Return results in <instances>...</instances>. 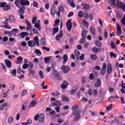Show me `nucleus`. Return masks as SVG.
<instances>
[{"mask_svg": "<svg viewBox=\"0 0 125 125\" xmlns=\"http://www.w3.org/2000/svg\"><path fill=\"white\" fill-rule=\"evenodd\" d=\"M20 2V0H15L14 2V4H15L17 7H19V3Z\"/></svg>", "mask_w": 125, "mask_h": 125, "instance_id": "40", "label": "nucleus"}, {"mask_svg": "<svg viewBox=\"0 0 125 125\" xmlns=\"http://www.w3.org/2000/svg\"><path fill=\"white\" fill-rule=\"evenodd\" d=\"M94 86L95 87H100L101 86V80L98 79L95 83Z\"/></svg>", "mask_w": 125, "mask_h": 125, "instance_id": "14", "label": "nucleus"}, {"mask_svg": "<svg viewBox=\"0 0 125 125\" xmlns=\"http://www.w3.org/2000/svg\"><path fill=\"white\" fill-rule=\"evenodd\" d=\"M35 53L36 54H40V55H42V52H41V50L39 49H37L35 50Z\"/></svg>", "mask_w": 125, "mask_h": 125, "instance_id": "57", "label": "nucleus"}, {"mask_svg": "<svg viewBox=\"0 0 125 125\" xmlns=\"http://www.w3.org/2000/svg\"><path fill=\"white\" fill-rule=\"evenodd\" d=\"M77 90H78V86H74L73 87V89H72L70 91V94L72 95V94H74V93H75V92H76V91H77Z\"/></svg>", "mask_w": 125, "mask_h": 125, "instance_id": "20", "label": "nucleus"}, {"mask_svg": "<svg viewBox=\"0 0 125 125\" xmlns=\"http://www.w3.org/2000/svg\"><path fill=\"white\" fill-rule=\"evenodd\" d=\"M78 16L80 18H83V13L81 11H79L78 13Z\"/></svg>", "mask_w": 125, "mask_h": 125, "instance_id": "37", "label": "nucleus"}, {"mask_svg": "<svg viewBox=\"0 0 125 125\" xmlns=\"http://www.w3.org/2000/svg\"><path fill=\"white\" fill-rule=\"evenodd\" d=\"M43 120H44V115L43 114H41L39 115V122H43Z\"/></svg>", "mask_w": 125, "mask_h": 125, "instance_id": "23", "label": "nucleus"}, {"mask_svg": "<svg viewBox=\"0 0 125 125\" xmlns=\"http://www.w3.org/2000/svg\"><path fill=\"white\" fill-rule=\"evenodd\" d=\"M37 21V17H34L32 18V24H35Z\"/></svg>", "mask_w": 125, "mask_h": 125, "instance_id": "59", "label": "nucleus"}, {"mask_svg": "<svg viewBox=\"0 0 125 125\" xmlns=\"http://www.w3.org/2000/svg\"><path fill=\"white\" fill-rule=\"evenodd\" d=\"M82 24H83V25H84L86 27H88V25H89L88 24V22H87V21L85 20H84L82 21Z\"/></svg>", "mask_w": 125, "mask_h": 125, "instance_id": "34", "label": "nucleus"}, {"mask_svg": "<svg viewBox=\"0 0 125 125\" xmlns=\"http://www.w3.org/2000/svg\"><path fill=\"white\" fill-rule=\"evenodd\" d=\"M56 8H55V7H53L51 9V15H55V14L56 13Z\"/></svg>", "mask_w": 125, "mask_h": 125, "instance_id": "22", "label": "nucleus"}, {"mask_svg": "<svg viewBox=\"0 0 125 125\" xmlns=\"http://www.w3.org/2000/svg\"><path fill=\"white\" fill-rule=\"evenodd\" d=\"M58 123L60 125L62 124V123H64V119H58Z\"/></svg>", "mask_w": 125, "mask_h": 125, "instance_id": "56", "label": "nucleus"}, {"mask_svg": "<svg viewBox=\"0 0 125 125\" xmlns=\"http://www.w3.org/2000/svg\"><path fill=\"white\" fill-rule=\"evenodd\" d=\"M86 32L87 30H83L82 32V38L85 39L86 38Z\"/></svg>", "mask_w": 125, "mask_h": 125, "instance_id": "29", "label": "nucleus"}, {"mask_svg": "<svg viewBox=\"0 0 125 125\" xmlns=\"http://www.w3.org/2000/svg\"><path fill=\"white\" fill-rule=\"evenodd\" d=\"M79 59H80V60H84V54H82L81 56L79 58Z\"/></svg>", "mask_w": 125, "mask_h": 125, "instance_id": "61", "label": "nucleus"}, {"mask_svg": "<svg viewBox=\"0 0 125 125\" xmlns=\"http://www.w3.org/2000/svg\"><path fill=\"white\" fill-rule=\"evenodd\" d=\"M92 50L94 53H98V48H97L96 47H94L92 49Z\"/></svg>", "mask_w": 125, "mask_h": 125, "instance_id": "42", "label": "nucleus"}, {"mask_svg": "<svg viewBox=\"0 0 125 125\" xmlns=\"http://www.w3.org/2000/svg\"><path fill=\"white\" fill-rule=\"evenodd\" d=\"M3 28H4L5 29H7V30H11V26L8 25H3Z\"/></svg>", "mask_w": 125, "mask_h": 125, "instance_id": "49", "label": "nucleus"}, {"mask_svg": "<svg viewBox=\"0 0 125 125\" xmlns=\"http://www.w3.org/2000/svg\"><path fill=\"white\" fill-rule=\"evenodd\" d=\"M68 86V85H66L65 84H62L61 85V87L63 89H65V88H67V87Z\"/></svg>", "mask_w": 125, "mask_h": 125, "instance_id": "60", "label": "nucleus"}, {"mask_svg": "<svg viewBox=\"0 0 125 125\" xmlns=\"http://www.w3.org/2000/svg\"><path fill=\"white\" fill-rule=\"evenodd\" d=\"M4 63L5 64H6V65L7 66V68H11V65H12V63H11V62L10 61L6 59L4 60Z\"/></svg>", "mask_w": 125, "mask_h": 125, "instance_id": "9", "label": "nucleus"}, {"mask_svg": "<svg viewBox=\"0 0 125 125\" xmlns=\"http://www.w3.org/2000/svg\"><path fill=\"white\" fill-rule=\"evenodd\" d=\"M80 114H81V111L80 110H76L73 112L72 115L75 116L73 119L74 122H77L80 120L81 118V115Z\"/></svg>", "mask_w": 125, "mask_h": 125, "instance_id": "1", "label": "nucleus"}, {"mask_svg": "<svg viewBox=\"0 0 125 125\" xmlns=\"http://www.w3.org/2000/svg\"><path fill=\"white\" fill-rule=\"evenodd\" d=\"M63 37V31H60V34L57 35L56 37V40H57V42L59 41L60 39H61Z\"/></svg>", "mask_w": 125, "mask_h": 125, "instance_id": "11", "label": "nucleus"}, {"mask_svg": "<svg viewBox=\"0 0 125 125\" xmlns=\"http://www.w3.org/2000/svg\"><path fill=\"white\" fill-rule=\"evenodd\" d=\"M40 43L42 45H45V43H46V40L45 39L42 38L40 40Z\"/></svg>", "mask_w": 125, "mask_h": 125, "instance_id": "25", "label": "nucleus"}, {"mask_svg": "<svg viewBox=\"0 0 125 125\" xmlns=\"http://www.w3.org/2000/svg\"><path fill=\"white\" fill-rule=\"evenodd\" d=\"M122 35V29L117 30V36H121Z\"/></svg>", "mask_w": 125, "mask_h": 125, "instance_id": "53", "label": "nucleus"}, {"mask_svg": "<svg viewBox=\"0 0 125 125\" xmlns=\"http://www.w3.org/2000/svg\"><path fill=\"white\" fill-rule=\"evenodd\" d=\"M53 75L55 78V79H56V80H58L59 81H60L62 80V77H61V75L56 70L54 71V73H53Z\"/></svg>", "mask_w": 125, "mask_h": 125, "instance_id": "5", "label": "nucleus"}, {"mask_svg": "<svg viewBox=\"0 0 125 125\" xmlns=\"http://www.w3.org/2000/svg\"><path fill=\"white\" fill-rule=\"evenodd\" d=\"M40 118V114H37L34 116V120L35 121H36V122H38Z\"/></svg>", "mask_w": 125, "mask_h": 125, "instance_id": "48", "label": "nucleus"}, {"mask_svg": "<svg viewBox=\"0 0 125 125\" xmlns=\"http://www.w3.org/2000/svg\"><path fill=\"white\" fill-rule=\"evenodd\" d=\"M69 3L70 4V6L71 7H73V8H75L76 5L75 4V3L72 2H69Z\"/></svg>", "mask_w": 125, "mask_h": 125, "instance_id": "63", "label": "nucleus"}, {"mask_svg": "<svg viewBox=\"0 0 125 125\" xmlns=\"http://www.w3.org/2000/svg\"><path fill=\"white\" fill-rule=\"evenodd\" d=\"M40 46V39H39V36H36L32 41V47H34V46Z\"/></svg>", "mask_w": 125, "mask_h": 125, "instance_id": "3", "label": "nucleus"}, {"mask_svg": "<svg viewBox=\"0 0 125 125\" xmlns=\"http://www.w3.org/2000/svg\"><path fill=\"white\" fill-rule=\"evenodd\" d=\"M110 56L111 57H114V58H117V54H114L113 52H111L110 53Z\"/></svg>", "mask_w": 125, "mask_h": 125, "instance_id": "52", "label": "nucleus"}, {"mask_svg": "<svg viewBox=\"0 0 125 125\" xmlns=\"http://www.w3.org/2000/svg\"><path fill=\"white\" fill-rule=\"evenodd\" d=\"M107 74H110L112 73V65L111 64H108L107 66V70H106Z\"/></svg>", "mask_w": 125, "mask_h": 125, "instance_id": "16", "label": "nucleus"}, {"mask_svg": "<svg viewBox=\"0 0 125 125\" xmlns=\"http://www.w3.org/2000/svg\"><path fill=\"white\" fill-rule=\"evenodd\" d=\"M7 4V2H0V7L4 8L5 6Z\"/></svg>", "mask_w": 125, "mask_h": 125, "instance_id": "43", "label": "nucleus"}, {"mask_svg": "<svg viewBox=\"0 0 125 125\" xmlns=\"http://www.w3.org/2000/svg\"><path fill=\"white\" fill-rule=\"evenodd\" d=\"M34 27L38 29V31H41V30H42V28H41V25L39 23H36L34 25Z\"/></svg>", "mask_w": 125, "mask_h": 125, "instance_id": "32", "label": "nucleus"}, {"mask_svg": "<svg viewBox=\"0 0 125 125\" xmlns=\"http://www.w3.org/2000/svg\"><path fill=\"white\" fill-rule=\"evenodd\" d=\"M62 59H63V61L62 64V65H64V64H66L68 61V55H67V54L63 55L62 56Z\"/></svg>", "mask_w": 125, "mask_h": 125, "instance_id": "12", "label": "nucleus"}, {"mask_svg": "<svg viewBox=\"0 0 125 125\" xmlns=\"http://www.w3.org/2000/svg\"><path fill=\"white\" fill-rule=\"evenodd\" d=\"M72 16H74V12H69L67 15V17L70 18V17H72Z\"/></svg>", "mask_w": 125, "mask_h": 125, "instance_id": "51", "label": "nucleus"}, {"mask_svg": "<svg viewBox=\"0 0 125 125\" xmlns=\"http://www.w3.org/2000/svg\"><path fill=\"white\" fill-rule=\"evenodd\" d=\"M32 70L33 69H28V71L31 75H35L36 74V72H35L34 70Z\"/></svg>", "mask_w": 125, "mask_h": 125, "instance_id": "47", "label": "nucleus"}, {"mask_svg": "<svg viewBox=\"0 0 125 125\" xmlns=\"http://www.w3.org/2000/svg\"><path fill=\"white\" fill-rule=\"evenodd\" d=\"M8 122L9 124H11L13 122V118L12 117H10L8 118Z\"/></svg>", "mask_w": 125, "mask_h": 125, "instance_id": "54", "label": "nucleus"}, {"mask_svg": "<svg viewBox=\"0 0 125 125\" xmlns=\"http://www.w3.org/2000/svg\"><path fill=\"white\" fill-rule=\"evenodd\" d=\"M20 3L22 6L30 5V1L28 0H20Z\"/></svg>", "mask_w": 125, "mask_h": 125, "instance_id": "8", "label": "nucleus"}, {"mask_svg": "<svg viewBox=\"0 0 125 125\" xmlns=\"http://www.w3.org/2000/svg\"><path fill=\"white\" fill-rule=\"evenodd\" d=\"M95 44L96 45H97V46H99V47H101L102 46V44L101 43V42L98 41H95Z\"/></svg>", "mask_w": 125, "mask_h": 125, "instance_id": "33", "label": "nucleus"}, {"mask_svg": "<svg viewBox=\"0 0 125 125\" xmlns=\"http://www.w3.org/2000/svg\"><path fill=\"white\" fill-rule=\"evenodd\" d=\"M97 58V55L95 54L90 55V59H91V60H94V61H95V60H96Z\"/></svg>", "mask_w": 125, "mask_h": 125, "instance_id": "31", "label": "nucleus"}, {"mask_svg": "<svg viewBox=\"0 0 125 125\" xmlns=\"http://www.w3.org/2000/svg\"><path fill=\"white\" fill-rule=\"evenodd\" d=\"M84 42H85V38L82 37V38H81L79 41V43L80 44H83V43H84Z\"/></svg>", "mask_w": 125, "mask_h": 125, "instance_id": "35", "label": "nucleus"}, {"mask_svg": "<svg viewBox=\"0 0 125 125\" xmlns=\"http://www.w3.org/2000/svg\"><path fill=\"white\" fill-rule=\"evenodd\" d=\"M84 9L87 10V9H89V5L88 4H85L83 6Z\"/></svg>", "mask_w": 125, "mask_h": 125, "instance_id": "45", "label": "nucleus"}, {"mask_svg": "<svg viewBox=\"0 0 125 125\" xmlns=\"http://www.w3.org/2000/svg\"><path fill=\"white\" fill-rule=\"evenodd\" d=\"M52 58V57L51 56L45 58L44 59V61L45 63H49V62L51 61Z\"/></svg>", "mask_w": 125, "mask_h": 125, "instance_id": "19", "label": "nucleus"}, {"mask_svg": "<svg viewBox=\"0 0 125 125\" xmlns=\"http://www.w3.org/2000/svg\"><path fill=\"white\" fill-rule=\"evenodd\" d=\"M74 54L76 57V60H79V57H80V51H79L78 50H75L74 51Z\"/></svg>", "mask_w": 125, "mask_h": 125, "instance_id": "18", "label": "nucleus"}, {"mask_svg": "<svg viewBox=\"0 0 125 125\" xmlns=\"http://www.w3.org/2000/svg\"><path fill=\"white\" fill-rule=\"evenodd\" d=\"M106 63L104 62L103 64V66L101 69V74L102 76H104V75L106 74Z\"/></svg>", "mask_w": 125, "mask_h": 125, "instance_id": "6", "label": "nucleus"}, {"mask_svg": "<svg viewBox=\"0 0 125 125\" xmlns=\"http://www.w3.org/2000/svg\"><path fill=\"white\" fill-rule=\"evenodd\" d=\"M36 104H37V101L33 100L31 102L29 106H30V108H32L33 107H35Z\"/></svg>", "mask_w": 125, "mask_h": 125, "instance_id": "24", "label": "nucleus"}, {"mask_svg": "<svg viewBox=\"0 0 125 125\" xmlns=\"http://www.w3.org/2000/svg\"><path fill=\"white\" fill-rule=\"evenodd\" d=\"M4 34L5 35H9V37H12V33H11V32L8 30L4 31Z\"/></svg>", "mask_w": 125, "mask_h": 125, "instance_id": "36", "label": "nucleus"}, {"mask_svg": "<svg viewBox=\"0 0 125 125\" xmlns=\"http://www.w3.org/2000/svg\"><path fill=\"white\" fill-rule=\"evenodd\" d=\"M8 21H9L8 19L6 18V20L3 21V23L5 25H7L8 24Z\"/></svg>", "mask_w": 125, "mask_h": 125, "instance_id": "64", "label": "nucleus"}, {"mask_svg": "<svg viewBox=\"0 0 125 125\" xmlns=\"http://www.w3.org/2000/svg\"><path fill=\"white\" fill-rule=\"evenodd\" d=\"M28 66H30V67L28 68V69L29 70H31V69H33V68H34V64L31 62H29Z\"/></svg>", "mask_w": 125, "mask_h": 125, "instance_id": "41", "label": "nucleus"}, {"mask_svg": "<svg viewBox=\"0 0 125 125\" xmlns=\"http://www.w3.org/2000/svg\"><path fill=\"white\" fill-rule=\"evenodd\" d=\"M25 23L27 25L26 27V31H30V29L32 28V25H31V23L29 21L25 20Z\"/></svg>", "mask_w": 125, "mask_h": 125, "instance_id": "10", "label": "nucleus"}, {"mask_svg": "<svg viewBox=\"0 0 125 125\" xmlns=\"http://www.w3.org/2000/svg\"><path fill=\"white\" fill-rule=\"evenodd\" d=\"M21 39H24L26 36H29V33H28V32H21Z\"/></svg>", "mask_w": 125, "mask_h": 125, "instance_id": "28", "label": "nucleus"}, {"mask_svg": "<svg viewBox=\"0 0 125 125\" xmlns=\"http://www.w3.org/2000/svg\"><path fill=\"white\" fill-rule=\"evenodd\" d=\"M22 61H23V58L22 57H18L17 58V64H19L20 63H22Z\"/></svg>", "mask_w": 125, "mask_h": 125, "instance_id": "27", "label": "nucleus"}, {"mask_svg": "<svg viewBox=\"0 0 125 125\" xmlns=\"http://www.w3.org/2000/svg\"><path fill=\"white\" fill-rule=\"evenodd\" d=\"M39 76L41 79H43L44 78V77L43 76V73H42V70H40L39 71Z\"/></svg>", "mask_w": 125, "mask_h": 125, "instance_id": "46", "label": "nucleus"}, {"mask_svg": "<svg viewBox=\"0 0 125 125\" xmlns=\"http://www.w3.org/2000/svg\"><path fill=\"white\" fill-rule=\"evenodd\" d=\"M9 21L11 23H15V18L11 15L9 17Z\"/></svg>", "mask_w": 125, "mask_h": 125, "instance_id": "26", "label": "nucleus"}, {"mask_svg": "<svg viewBox=\"0 0 125 125\" xmlns=\"http://www.w3.org/2000/svg\"><path fill=\"white\" fill-rule=\"evenodd\" d=\"M66 27L68 32H70L71 30H72V20L69 19L66 22Z\"/></svg>", "mask_w": 125, "mask_h": 125, "instance_id": "7", "label": "nucleus"}, {"mask_svg": "<svg viewBox=\"0 0 125 125\" xmlns=\"http://www.w3.org/2000/svg\"><path fill=\"white\" fill-rule=\"evenodd\" d=\"M111 3H110V6L112 5H116L118 6L119 8H123V4L122 3L120 2L118 0H111Z\"/></svg>", "mask_w": 125, "mask_h": 125, "instance_id": "2", "label": "nucleus"}, {"mask_svg": "<svg viewBox=\"0 0 125 125\" xmlns=\"http://www.w3.org/2000/svg\"><path fill=\"white\" fill-rule=\"evenodd\" d=\"M54 105L55 106H61L62 105V103L60 101H56L54 103Z\"/></svg>", "mask_w": 125, "mask_h": 125, "instance_id": "39", "label": "nucleus"}, {"mask_svg": "<svg viewBox=\"0 0 125 125\" xmlns=\"http://www.w3.org/2000/svg\"><path fill=\"white\" fill-rule=\"evenodd\" d=\"M89 31L90 32L91 35H92V36H95V32H96L95 28H94L92 26H90L89 27Z\"/></svg>", "mask_w": 125, "mask_h": 125, "instance_id": "13", "label": "nucleus"}, {"mask_svg": "<svg viewBox=\"0 0 125 125\" xmlns=\"http://www.w3.org/2000/svg\"><path fill=\"white\" fill-rule=\"evenodd\" d=\"M78 109H79V105H73L71 108L72 111H74L75 110H77Z\"/></svg>", "mask_w": 125, "mask_h": 125, "instance_id": "50", "label": "nucleus"}, {"mask_svg": "<svg viewBox=\"0 0 125 125\" xmlns=\"http://www.w3.org/2000/svg\"><path fill=\"white\" fill-rule=\"evenodd\" d=\"M9 8H10V6L9 5H6L3 9L4 11H7V10H9Z\"/></svg>", "mask_w": 125, "mask_h": 125, "instance_id": "38", "label": "nucleus"}, {"mask_svg": "<svg viewBox=\"0 0 125 125\" xmlns=\"http://www.w3.org/2000/svg\"><path fill=\"white\" fill-rule=\"evenodd\" d=\"M62 101H65V102H69V101L70 100L69 98L65 95H62Z\"/></svg>", "mask_w": 125, "mask_h": 125, "instance_id": "21", "label": "nucleus"}, {"mask_svg": "<svg viewBox=\"0 0 125 125\" xmlns=\"http://www.w3.org/2000/svg\"><path fill=\"white\" fill-rule=\"evenodd\" d=\"M28 46L32 47V46H33V41H28Z\"/></svg>", "mask_w": 125, "mask_h": 125, "instance_id": "55", "label": "nucleus"}, {"mask_svg": "<svg viewBox=\"0 0 125 125\" xmlns=\"http://www.w3.org/2000/svg\"><path fill=\"white\" fill-rule=\"evenodd\" d=\"M59 11L60 12H64L65 11V9L62 6L59 7Z\"/></svg>", "mask_w": 125, "mask_h": 125, "instance_id": "44", "label": "nucleus"}, {"mask_svg": "<svg viewBox=\"0 0 125 125\" xmlns=\"http://www.w3.org/2000/svg\"><path fill=\"white\" fill-rule=\"evenodd\" d=\"M52 29V35H53V36H54L55 34H57V33H58V31H59V28L58 27H53Z\"/></svg>", "mask_w": 125, "mask_h": 125, "instance_id": "17", "label": "nucleus"}, {"mask_svg": "<svg viewBox=\"0 0 125 125\" xmlns=\"http://www.w3.org/2000/svg\"><path fill=\"white\" fill-rule=\"evenodd\" d=\"M89 79L90 80H94V75H93V74L92 73H91L90 75H89Z\"/></svg>", "mask_w": 125, "mask_h": 125, "instance_id": "62", "label": "nucleus"}, {"mask_svg": "<svg viewBox=\"0 0 125 125\" xmlns=\"http://www.w3.org/2000/svg\"><path fill=\"white\" fill-rule=\"evenodd\" d=\"M124 81H122L121 86L122 89H121V91L123 94H125V83H123Z\"/></svg>", "mask_w": 125, "mask_h": 125, "instance_id": "15", "label": "nucleus"}, {"mask_svg": "<svg viewBox=\"0 0 125 125\" xmlns=\"http://www.w3.org/2000/svg\"><path fill=\"white\" fill-rule=\"evenodd\" d=\"M61 70L62 71L63 73H64V74H67V73H68L69 71L70 70V66L65 65H62Z\"/></svg>", "mask_w": 125, "mask_h": 125, "instance_id": "4", "label": "nucleus"}, {"mask_svg": "<svg viewBox=\"0 0 125 125\" xmlns=\"http://www.w3.org/2000/svg\"><path fill=\"white\" fill-rule=\"evenodd\" d=\"M29 67V65L27 63H24L23 65H22V68L23 69H27L28 67Z\"/></svg>", "mask_w": 125, "mask_h": 125, "instance_id": "58", "label": "nucleus"}, {"mask_svg": "<svg viewBox=\"0 0 125 125\" xmlns=\"http://www.w3.org/2000/svg\"><path fill=\"white\" fill-rule=\"evenodd\" d=\"M25 7H21L20 8L19 14H25Z\"/></svg>", "mask_w": 125, "mask_h": 125, "instance_id": "30", "label": "nucleus"}]
</instances>
